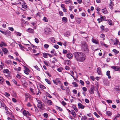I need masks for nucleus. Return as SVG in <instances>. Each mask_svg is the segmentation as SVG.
I'll use <instances>...</instances> for the list:
<instances>
[{
  "label": "nucleus",
  "instance_id": "obj_9",
  "mask_svg": "<svg viewBox=\"0 0 120 120\" xmlns=\"http://www.w3.org/2000/svg\"><path fill=\"white\" fill-rule=\"evenodd\" d=\"M110 1H111V2L109 4V8H110L112 10L113 9V6L114 5V3L113 2H112V1H111V0H110Z\"/></svg>",
  "mask_w": 120,
  "mask_h": 120
},
{
  "label": "nucleus",
  "instance_id": "obj_6",
  "mask_svg": "<svg viewBox=\"0 0 120 120\" xmlns=\"http://www.w3.org/2000/svg\"><path fill=\"white\" fill-rule=\"evenodd\" d=\"M94 86H92L89 92L91 94H93L94 93Z\"/></svg>",
  "mask_w": 120,
  "mask_h": 120
},
{
  "label": "nucleus",
  "instance_id": "obj_22",
  "mask_svg": "<svg viewBox=\"0 0 120 120\" xmlns=\"http://www.w3.org/2000/svg\"><path fill=\"white\" fill-rule=\"evenodd\" d=\"M67 57L69 59L71 58L72 57V55L71 53H69L67 55Z\"/></svg>",
  "mask_w": 120,
  "mask_h": 120
},
{
  "label": "nucleus",
  "instance_id": "obj_10",
  "mask_svg": "<svg viewBox=\"0 0 120 120\" xmlns=\"http://www.w3.org/2000/svg\"><path fill=\"white\" fill-rule=\"evenodd\" d=\"M78 106L79 108L83 109L85 107V106L83 105L80 103H79L78 104Z\"/></svg>",
  "mask_w": 120,
  "mask_h": 120
},
{
  "label": "nucleus",
  "instance_id": "obj_8",
  "mask_svg": "<svg viewBox=\"0 0 120 120\" xmlns=\"http://www.w3.org/2000/svg\"><path fill=\"white\" fill-rule=\"evenodd\" d=\"M25 68V70H24V73L26 75L29 74V69L26 67L24 66Z\"/></svg>",
  "mask_w": 120,
  "mask_h": 120
},
{
  "label": "nucleus",
  "instance_id": "obj_25",
  "mask_svg": "<svg viewBox=\"0 0 120 120\" xmlns=\"http://www.w3.org/2000/svg\"><path fill=\"white\" fill-rule=\"evenodd\" d=\"M43 57L45 58H47V56L49 54L45 53H43Z\"/></svg>",
  "mask_w": 120,
  "mask_h": 120
},
{
  "label": "nucleus",
  "instance_id": "obj_50",
  "mask_svg": "<svg viewBox=\"0 0 120 120\" xmlns=\"http://www.w3.org/2000/svg\"><path fill=\"white\" fill-rule=\"evenodd\" d=\"M4 95L7 97H9L10 96V94L7 92H5L4 93Z\"/></svg>",
  "mask_w": 120,
  "mask_h": 120
},
{
  "label": "nucleus",
  "instance_id": "obj_3",
  "mask_svg": "<svg viewBox=\"0 0 120 120\" xmlns=\"http://www.w3.org/2000/svg\"><path fill=\"white\" fill-rule=\"evenodd\" d=\"M36 99L38 103V104H37L38 107L40 109H42L44 105L43 103L38 99L36 98Z\"/></svg>",
  "mask_w": 120,
  "mask_h": 120
},
{
  "label": "nucleus",
  "instance_id": "obj_16",
  "mask_svg": "<svg viewBox=\"0 0 120 120\" xmlns=\"http://www.w3.org/2000/svg\"><path fill=\"white\" fill-rule=\"evenodd\" d=\"M81 20L80 18H77L76 20V22H77V24H79L81 22Z\"/></svg>",
  "mask_w": 120,
  "mask_h": 120
},
{
  "label": "nucleus",
  "instance_id": "obj_36",
  "mask_svg": "<svg viewBox=\"0 0 120 120\" xmlns=\"http://www.w3.org/2000/svg\"><path fill=\"white\" fill-rule=\"evenodd\" d=\"M64 35L66 37L69 36L70 35V33L68 32L65 33L64 34Z\"/></svg>",
  "mask_w": 120,
  "mask_h": 120
},
{
  "label": "nucleus",
  "instance_id": "obj_57",
  "mask_svg": "<svg viewBox=\"0 0 120 120\" xmlns=\"http://www.w3.org/2000/svg\"><path fill=\"white\" fill-rule=\"evenodd\" d=\"M75 94H76L77 93V91L76 90H73L72 91Z\"/></svg>",
  "mask_w": 120,
  "mask_h": 120
},
{
  "label": "nucleus",
  "instance_id": "obj_54",
  "mask_svg": "<svg viewBox=\"0 0 120 120\" xmlns=\"http://www.w3.org/2000/svg\"><path fill=\"white\" fill-rule=\"evenodd\" d=\"M73 108L76 111V112H77L78 111V110L77 109L76 107L75 106L73 107Z\"/></svg>",
  "mask_w": 120,
  "mask_h": 120
},
{
  "label": "nucleus",
  "instance_id": "obj_14",
  "mask_svg": "<svg viewBox=\"0 0 120 120\" xmlns=\"http://www.w3.org/2000/svg\"><path fill=\"white\" fill-rule=\"evenodd\" d=\"M26 31L32 33L34 31V30L30 28H29L26 30Z\"/></svg>",
  "mask_w": 120,
  "mask_h": 120
},
{
  "label": "nucleus",
  "instance_id": "obj_38",
  "mask_svg": "<svg viewBox=\"0 0 120 120\" xmlns=\"http://www.w3.org/2000/svg\"><path fill=\"white\" fill-rule=\"evenodd\" d=\"M22 7L24 9H25L27 8V6L26 5L23 4L22 5Z\"/></svg>",
  "mask_w": 120,
  "mask_h": 120
},
{
  "label": "nucleus",
  "instance_id": "obj_37",
  "mask_svg": "<svg viewBox=\"0 0 120 120\" xmlns=\"http://www.w3.org/2000/svg\"><path fill=\"white\" fill-rule=\"evenodd\" d=\"M87 118V117L86 116H82L81 120H86Z\"/></svg>",
  "mask_w": 120,
  "mask_h": 120
},
{
  "label": "nucleus",
  "instance_id": "obj_61",
  "mask_svg": "<svg viewBox=\"0 0 120 120\" xmlns=\"http://www.w3.org/2000/svg\"><path fill=\"white\" fill-rule=\"evenodd\" d=\"M35 68L37 69L39 71L40 70V69L39 68L38 66H36L34 67Z\"/></svg>",
  "mask_w": 120,
  "mask_h": 120
},
{
  "label": "nucleus",
  "instance_id": "obj_60",
  "mask_svg": "<svg viewBox=\"0 0 120 120\" xmlns=\"http://www.w3.org/2000/svg\"><path fill=\"white\" fill-rule=\"evenodd\" d=\"M6 84L10 86L11 85L10 84L9 82L7 80L6 81Z\"/></svg>",
  "mask_w": 120,
  "mask_h": 120
},
{
  "label": "nucleus",
  "instance_id": "obj_44",
  "mask_svg": "<svg viewBox=\"0 0 120 120\" xmlns=\"http://www.w3.org/2000/svg\"><path fill=\"white\" fill-rule=\"evenodd\" d=\"M112 51L113 52H115V53H118L119 52V51L118 50H116V49H113Z\"/></svg>",
  "mask_w": 120,
  "mask_h": 120
},
{
  "label": "nucleus",
  "instance_id": "obj_12",
  "mask_svg": "<svg viewBox=\"0 0 120 120\" xmlns=\"http://www.w3.org/2000/svg\"><path fill=\"white\" fill-rule=\"evenodd\" d=\"M105 21H107L108 24L110 25H112V20L109 19H107L105 20Z\"/></svg>",
  "mask_w": 120,
  "mask_h": 120
},
{
  "label": "nucleus",
  "instance_id": "obj_39",
  "mask_svg": "<svg viewBox=\"0 0 120 120\" xmlns=\"http://www.w3.org/2000/svg\"><path fill=\"white\" fill-rule=\"evenodd\" d=\"M0 63L1 64H0V70H2L3 68L2 65H3V64L2 63L1 61H0Z\"/></svg>",
  "mask_w": 120,
  "mask_h": 120
},
{
  "label": "nucleus",
  "instance_id": "obj_30",
  "mask_svg": "<svg viewBox=\"0 0 120 120\" xmlns=\"http://www.w3.org/2000/svg\"><path fill=\"white\" fill-rule=\"evenodd\" d=\"M115 89L117 91H120V86H116Z\"/></svg>",
  "mask_w": 120,
  "mask_h": 120
},
{
  "label": "nucleus",
  "instance_id": "obj_42",
  "mask_svg": "<svg viewBox=\"0 0 120 120\" xmlns=\"http://www.w3.org/2000/svg\"><path fill=\"white\" fill-rule=\"evenodd\" d=\"M30 91L32 93V94L33 95H34L35 94L34 93V91H33V89L32 88H30Z\"/></svg>",
  "mask_w": 120,
  "mask_h": 120
},
{
  "label": "nucleus",
  "instance_id": "obj_21",
  "mask_svg": "<svg viewBox=\"0 0 120 120\" xmlns=\"http://www.w3.org/2000/svg\"><path fill=\"white\" fill-rule=\"evenodd\" d=\"M11 34V32L9 30L5 32V35H7L8 36H9Z\"/></svg>",
  "mask_w": 120,
  "mask_h": 120
},
{
  "label": "nucleus",
  "instance_id": "obj_35",
  "mask_svg": "<svg viewBox=\"0 0 120 120\" xmlns=\"http://www.w3.org/2000/svg\"><path fill=\"white\" fill-rule=\"evenodd\" d=\"M45 80L48 84H51V83L50 81L49 80L47 79H45Z\"/></svg>",
  "mask_w": 120,
  "mask_h": 120
},
{
  "label": "nucleus",
  "instance_id": "obj_40",
  "mask_svg": "<svg viewBox=\"0 0 120 120\" xmlns=\"http://www.w3.org/2000/svg\"><path fill=\"white\" fill-rule=\"evenodd\" d=\"M102 11L104 14H106L107 12L106 9H102Z\"/></svg>",
  "mask_w": 120,
  "mask_h": 120
},
{
  "label": "nucleus",
  "instance_id": "obj_51",
  "mask_svg": "<svg viewBox=\"0 0 120 120\" xmlns=\"http://www.w3.org/2000/svg\"><path fill=\"white\" fill-rule=\"evenodd\" d=\"M94 114L97 117V118H98L100 116H99L97 114L96 112H94Z\"/></svg>",
  "mask_w": 120,
  "mask_h": 120
},
{
  "label": "nucleus",
  "instance_id": "obj_47",
  "mask_svg": "<svg viewBox=\"0 0 120 120\" xmlns=\"http://www.w3.org/2000/svg\"><path fill=\"white\" fill-rule=\"evenodd\" d=\"M49 45L47 44H45L44 46V47L45 49L48 48L49 47Z\"/></svg>",
  "mask_w": 120,
  "mask_h": 120
},
{
  "label": "nucleus",
  "instance_id": "obj_49",
  "mask_svg": "<svg viewBox=\"0 0 120 120\" xmlns=\"http://www.w3.org/2000/svg\"><path fill=\"white\" fill-rule=\"evenodd\" d=\"M53 46L57 49H58L59 47V46L57 45H55Z\"/></svg>",
  "mask_w": 120,
  "mask_h": 120
},
{
  "label": "nucleus",
  "instance_id": "obj_28",
  "mask_svg": "<svg viewBox=\"0 0 120 120\" xmlns=\"http://www.w3.org/2000/svg\"><path fill=\"white\" fill-rule=\"evenodd\" d=\"M22 85L24 86H26L27 85V83L26 80L23 81V82H22Z\"/></svg>",
  "mask_w": 120,
  "mask_h": 120
},
{
  "label": "nucleus",
  "instance_id": "obj_62",
  "mask_svg": "<svg viewBox=\"0 0 120 120\" xmlns=\"http://www.w3.org/2000/svg\"><path fill=\"white\" fill-rule=\"evenodd\" d=\"M16 77L19 79L21 77V76L19 74H17L16 76Z\"/></svg>",
  "mask_w": 120,
  "mask_h": 120
},
{
  "label": "nucleus",
  "instance_id": "obj_59",
  "mask_svg": "<svg viewBox=\"0 0 120 120\" xmlns=\"http://www.w3.org/2000/svg\"><path fill=\"white\" fill-rule=\"evenodd\" d=\"M57 70L59 72H61L62 71V69H61V68H57Z\"/></svg>",
  "mask_w": 120,
  "mask_h": 120
},
{
  "label": "nucleus",
  "instance_id": "obj_43",
  "mask_svg": "<svg viewBox=\"0 0 120 120\" xmlns=\"http://www.w3.org/2000/svg\"><path fill=\"white\" fill-rule=\"evenodd\" d=\"M20 1H21L22 2H23L24 3H24L23 1V0H18V1L17 2H18L16 4H21V2H20Z\"/></svg>",
  "mask_w": 120,
  "mask_h": 120
},
{
  "label": "nucleus",
  "instance_id": "obj_55",
  "mask_svg": "<svg viewBox=\"0 0 120 120\" xmlns=\"http://www.w3.org/2000/svg\"><path fill=\"white\" fill-rule=\"evenodd\" d=\"M80 82L82 86L84 85V82L82 80H80Z\"/></svg>",
  "mask_w": 120,
  "mask_h": 120
},
{
  "label": "nucleus",
  "instance_id": "obj_34",
  "mask_svg": "<svg viewBox=\"0 0 120 120\" xmlns=\"http://www.w3.org/2000/svg\"><path fill=\"white\" fill-rule=\"evenodd\" d=\"M27 111H26L25 110H24L23 112V114L24 116H26L27 115Z\"/></svg>",
  "mask_w": 120,
  "mask_h": 120
},
{
  "label": "nucleus",
  "instance_id": "obj_1",
  "mask_svg": "<svg viewBox=\"0 0 120 120\" xmlns=\"http://www.w3.org/2000/svg\"><path fill=\"white\" fill-rule=\"evenodd\" d=\"M73 54L75 58L77 61L83 62L86 59V55L82 52H75Z\"/></svg>",
  "mask_w": 120,
  "mask_h": 120
},
{
  "label": "nucleus",
  "instance_id": "obj_15",
  "mask_svg": "<svg viewBox=\"0 0 120 120\" xmlns=\"http://www.w3.org/2000/svg\"><path fill=\"white\" fill-rule=\"evenodd\" d=\"M106 75L107 76H108V79H109L111 78V77L110 75V72L109 71H107L106 73Z\"/></svg>",
  "mask_w": 120,
  "mask_h": 120
},
{
  "label": "nucleus",
  "instance_id": "obj_2",
  "mask_svg": "<svg viewBox=\"0 0 120 120\" xmlns=\"http://www.w3.org/2000/svg\"><path fill=\"white\" fill-rule=\"evenodd\" d=\"M81 47L82 49L85 53H88L89 52L87 48V45L85 42H83L82 44Z\"/></svg>",
  "mask_w": 120,
  "mask_h": 120
},
{
  "label": "nucleus",
  "instance_id": "obj_48",
  "mask_svg": "<svg viewBox=\"0 0 120 120\" xmlns=\"http://www.w3.org/2000/svg\"><path fill=\"white\" fill-rule=\"evenodd\" d=\"M65 68L67 70H69L70 69V67L68 66H66L65 67Z\"/></svg>",
  "mask_w": 120,
  "mask_h": 120
},
{
  "label": "nucleus",
  "instance_id": "obj_24",
  "mask_svg": "<svg viewBox=\"0 0 120 120\" xmlns=\"http://www.w3.org/2000/svg\"><path fill=\"white\" fill-rule=\"evenodd\" d=\"M92 41L93 43H95V44H98V41L96 40L95 39H93L92 40Z\"/></svg>",
  "mask_w": 120,
  "mask_h": 120
},
{
  "label": "nucleus",
  "instance_id": "obj_58",
  "mask_svg": "<svg viewBox=\"0 0 120 120\" xmlns=\"http://www.w3.org/2000/svg\"><path fill=\"white\" fill-rule=\"evenodd\" d=\"M70 0H65V3L66 4H68L70 3Z\"/></svg>",
  "mask_w": 120,
  "mask_h": 120
},
{
  "label": "nucleus",
  "instance_id": "obj_5",
  "mask_svg": "<svg viewBox=\"0 0 120 120\" xmlns=\"http://www.w3.org/2000/svg\"><path fill=\"white\" fill-rule=\"evenodd\" d=\"M44 31L46 34H48L51 31V30L48 27H47L44 30Z\"/></svg>",
  "mask_w": 120,
  "mask_h": 120
},
{
  "label": "nucleus",
  "instance_id": "obj_56",
  "mask_svg": "<svg viewBox=\"0 0 120 120\" xmlns=\"http://www.w3.org/2000/svg\"><path fill=\"white\" fill-rule=\"evenodd\" d=\"M90 78L93 81H94L95 79L94 77L92 76H90Z\"/></svg>",
  "mask_w": 120,
  "mask_h": 120
},
{
  "label": "nucleus",
  "instance_id": "obj_29",
  "mask_svg": "<svg viewBox=\"0 0 120 120\" xmlns=\"http://www.w3.org/2000/svg\"><path fill=\"white\" fill-rule=\"evenodd\" d=\"M48 104L49 105H52V102L50 100H48L47 101Z\"/></svg>",
  "mask_w": 120,
  "mask_h": 120
},
{
  "label": "nucleus",
  "instance_id": "obj_46",
  "mask_svg": "<svg viewBox=\"0 0 120 120\" xmlns=\"http://www.w3.org/2000/svg\"><path fill=\"white\" fill-rule=\"evenodd\" d=\"M43 20L45 22H47L48 21L47 18L45 17H44Z\"/></svg>",
  "mask_w": 120,
  "mask_h": 120
},
{
  "label": "nucleus",
  "instance_id": "obj_41",
  "mask_svg": "<svg viewBox=\"0 0 120 120\" xmlns=\"http://www.w3.org/2000/svg\"><path fill=\"white\" fill-rule=\"evenodd\" d=\"M15 34L16 35L19 36H21L22 34L20 33L17 32H15Z\"/></svg>",
  "mask_w": 120,
  "mask_h": 120
},
{
  "label": "nucleus",
  "instance_id": "obj_32",
  "mask_svg": "<svg viewBox=\"0 0 120 120\" xmlns=\"http://www.w3.org/2000/svg\"><path fill=\"white\" fill-rule=\"evenodd\" d=\"M31 24L33 26L34 28V29H36V24L35 23H34V22H32L31 23Z\"/></svg>",
  "mask_w": 120,
  "mask_h": 120
},
{
  "label": "nucleus",
  "instance_id": "obj_26",
  "mask_svg": "<svg viewBox=\"0 0 120 120\" xmlns=\"http://www.w3.org/2000/svg\"><path fill=\"white\" fill-rule=\"evenodd\" d=\"M106 114L109 116H110L112 115V113L111 112L109 111H107Z\"/></svg>",
  "mask_w": 120,
  "mask_h": 120
},
{
  "label": "nucleus",
  "instance_id": "obj_18",
  "mask_svg": "<svg viewBox=\"0 0 120 120\" xmlns=\"http://www.w3.org/2000/svg\"><path fill=\"white\" fill-rule=\"evenodd\" d=\"M70 113L71 114H72V116L74 117H75L76 115V114L74 110H72V112H71Z\"/></svg>",
  "mask_w": 120,
  "mask_h": 120
},
{
  "label": "nucleus",
  "instance_id": "obj_13",
  "mask_svg": "<svg viewBox=\"0 0 120 120\" xmlns=\"http://www.w3.org/2000/svg\"><path fill=\"white\" fill-rule=\"evenodd\" d=\"M50 42L52 43H55V38L53 37H52L50 38L49 40Z\"/></svg>",
  "mask_w": 120,
  "mask_h": 120
},
{
  "label": "nucleus",
  "instance_id": "obj_33",
  "mask_svg": "<svg viewBox=\"0 0 120 120\" xmlns=\"http://www.w3.org/2000/svg\"><path fill=\"white\" fill-rule=\"evenodd\" d=\"M115 39L116 42H115L114 43V45H118L119 43V41H118V40L116 38Z\"/></svg>",
  "mask_w": 120,
  "mask_h": 120
},
{
  "label": "nucleus",
  "instance_id": "obj_27",
  "mask_svg": "<svg viewBox=\"0 0 120 120\" xmlns=\"http://www.w3.org/2000/svg\"><path fill=\"white\" fill-rule=\"evenodd\" d=\"M2 51L4 52V54H6L7 53L8 50L6 48H3L2 49Z\"/></svg>",
  "mask_w": 120,
  "mask_h": 120
},
{
  "label": "nucleus",
  "instance_id": "obj_63",
  "mask_svg": "<svg viewBox=\"0 0 120 120\" xmlns=\"http://www.w3.org/2000/svg\"><path fill=\"white\" fill-rule=\"evenodd\" d=\"M61 103L64 106L66 105V103L64 101H62Z\"/></svg>",
  "mask_w": 120,
  "mask_h": 120
},
{
  "label": "nucleus",
  "instance_id": "obj_31",
  "mask_svg": "<svg viewBox=\"0 0 120 120\" xmlns=\"http://www.w3.org/2000/svg\"><path fill=\"white\" fill-rule=\"evenodd\" d=\"M72 84L75 87H77L78 86V85L75 82H73L72 83Z\"/></svg>",
  "mask_w": 120,
  "mask_h": 120
},
{
  "label": "nucleus",
  "instance_id": "obj_64",
  "mask_svg": "<svg viewBox=\"0 0 120 120\" xmlns=\"http://www.w3.org/2000/svg\"><path fill=\"white\" fill-rule=\"evenodd\" d=\"M82 89L85 92L87 90V88L85 87H83Z\"/></svg>",
  "mask_w": 120,
  "mask_h": 120
},
{
  "label": "nucleus",
  "instance_id": "obj_20",
  "mask_svg": "<svg viewBox=\"0 0 120 120\" xmlns=\"http://www.w3.org/2000/svg\"><path fill=\"white\" fill-rule=\"evenodd\" d=\"M4 80V79L1 76H0V83L2 84Z\"/></svg>",
  "mask_w": 120,
  "mask_h": 120
},
{
  "label": "nucleus",
  "instance_id": "obj_11",
  "mask_svg": "<svg viewBox=\"0 0 120 120\" xmlns=\"http://www.w3.org/2000/svg\"><path fill=\"white\" fill-rule=\"evenodd\" d=\"M104 84L107 86H109V82L107 79L103 81Z\"/></svg>",
  "mask_w": 120,
  "mask_h": 120
},
{
  "label": "nucleus",
  "instance_id": "obj_23",
  "mask_svg": "<svg viewBox=\"0 0 120 120\" xmlns=\"http://www.w3.org/2000/svg\"><path fill=\"white\" fill-rule=\"evenodd\" d=\"M62 20L64 22H66L68 21L67 18L65 17H63L62 19Z\"/></svg>",
  "mask_w": 120,
  "mask_h": 120
},
{
  "label": "nucleus",
  "instance_id": "obj_52",
  "mask_svg": "<svg viewBox=\"0 0 120 120\" xmlns=\"http://www.w3.org/2000/svg\"><path fill=\"white\" fill-rule=\"evenodd\" d=\"M44 116L46 118L48 117V115L46 113H44L43 114Z\"/></svg>",
  "mask_w": 120,
  "mask_h": 120
},
{
  "label": "nucleus",
  "instance_id": "obj_7",
  "mask_svg": "<svg viewBox=\"0 0 120 120\" xmlns=\"http://www.w3.org/2000/svg\"><path fill=\"white\" fill-rule=\"evenodd\" d=\"M111 68L115 71H119L120 70V68L118 67L112 66L111 67Z\"/></svg>",
  "mask_w": 120,
  "mask_h": 120
},
{
  "label": "nucleus",
  "instance_id": "obj_53",
  "mask_svg": "<svg viewBox=\"0 0 120 120\" xmlns=\"http://www.w3.org/2000/svg\"><path fill=\"white\" fill-rule=\"evenodd\" d=\"M56 83L57 84L58 83H59L60 82V81L59 80V78H57L56 79Z\"/></svg>",
  "mask_w": 120,
  "mask_h": 120
},
{
  "label": "nucleus",
  "instance_id": "obj_45",
  "mask_svg": "<svg viewBox=\"0 0 120 120\" xmlns=\"http://www.w3.org/2000/svg\"><path fill=\"white\" fill-rule=\"evenodd\" d=\"M65 89L66 90L67 92H68V93H69V92H70V89L69 88L67 87H66L65 88Z\"/></svg>",
  "mask_w": 120,
  "mask_h": 120
},
{
  "label": "nucleus",
  "instance_id": "obj_19",
  "mask_svg": "<svg viewBox=\"0 0 120 120\" xmlns=\"http://www.w3.org/2000/svg\"><path fill=\"white\" fill-rule=\"evenodd\" d=\"M97 71L99 75H101V68H98L97 69Z\"/></svg>",
  "mask_w": 120,
  "mask_h": 120
},
{
  "label": "nucleus",
  "instance_id": "obj_4",
  "mask_svg": "<svg viewBox=\"0 0 120 120\" xmlns=\"http://www.w3.org/2000/svg\"><path fill=\"white\" fill-rule=\"evenodd\" d=\"M3 72L5 74V75H6L7 77H10V72L7 69L4 70Z\"/></svg>",
  "mask_w": 120,
  "mask_h": 120
},
{
  "label": "nucleus",
  "instance_id": "obj_17",
  "mask_svg": "<svg viewBox=\"0 0 120 120\" xmlns=\"http://www.w3.org/2000/svg\"><path fill=\"white\" fill-rule=\"evenodd\" d=\"M3 46H7V45L5 43L3 42H1L0 43V46L2 47Z\"/></svg>",
  "mask_w": 120,
  "mask_h": 120
}]
</instances>
